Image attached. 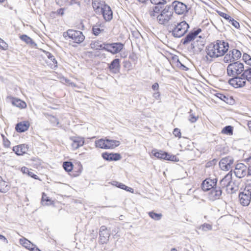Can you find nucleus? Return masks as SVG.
Wrapping results in <instances>:
<instances>
[{
  "label": "nucleus",
  "mask_w": 251,
  "mask_h": 251,
  "mask_svg": "<svg viewBox=\"0 0 251 251\" xmlns=\"http://www.w3.org/2000/svg\"><path fill=\"white\" fill-rule=\"evenodd\" d=\"M149 14L152 19H156L161 25H167L174 21V12L171 5H166L164 8L153 6L149 10Z\"/></svg>",
  "instance_id": "1"
},
{
  "label": "nucleus",
  "mask_w": 251,
  "mask_h": 251,
  "mask_svg": "<svg viewBox=\"0 0 251 251\" xmlns=\"http://www.w3.org/2000/svg\"><path fill=\"white\" fill-rule=\"evenodd\" d=\"M189 25L185 21L176 22L174 21L168 25V30L175 38L182 37L188 31Z\"/></svg>",
  "instance_id": "2"
},
{
  "label": "nucleus",
  "mask_w": 251,
  "mask_h": 251,
  "mask_svg": "<svg viewBox=\"0 0 251 251\" xmlns=\"http://www.w3.org/2000/svg\"><path fill=\"white\" fill-rule=\"evenodd\" d=\"M244 71L243 63L239 61L230 63L227 67L226 73L229 76H237L241 75Z\"/></svg>",
  "instance_id": "3"
},
{
  "label": "nucleus",
  "mask_w": 251,
  "mask_h": 251,
  "mask_svg": "<svg viewBox=\"0 0 251 251\" xmlns=\"http://www.w3.org/2000/svg\"><path fill=\"white\" fill-rule=\"evenodd\" d=\"M63 36L66 39L67 38L71 39L74 43L77 44L82 43L85 39V36L81 31L73 29H69L63 32Z\"/></svg>",
  "instance_id": "4"
},
{
  "label": "nucleus",
  "mask_w": 251,
  "mask_h": 251,
  "mask_svg": "<svg viewBox=\"0 0 251 251\" xmlns=\"http://www.w3.org/2000/svg\"><path fill=\"white\" fill-rule=\"evenodd\" d=\"M239 199L242 206H248L251 200V187L246 186L243 192H240Z\"/></svg>",
  "instance_id": "5"
},
{
  "label": "nucleus",
  "mask_w": 251,
  "mask_h": 251,
  "mask_svg": "<svg viewBox=\"0 0 251 251\" xmlns=\"http://www.w3.org/2000/svg\"><path fill=\"white\" fill-rule=\"evenodd\" d=\"M124 48V44L122 43L117 42L112 43H104V50L111 53L113 54L120 52Z\"/></svg>",
  "instance_id": "6"
},
{
  "label": "nucleus",
  "mask_w": 251,
  "mask_h": 251,
  "mask_svg": "<svg viewBox=\"0 0 251 251\" xmlns=\"http://www.w3.org/2000/svg\"><path fill=\"white\" fill-rule=\"evenodd\" d=\"M171 5L173 10L174 9L176 14L177 15H183L188 11L187 6L183 2L177 0L173 1Z\"/></svg>",
  "instance_id": "7"
},
{
  "label": "nucleus",
  "mask_w": 251,
  "mask_h": 251,
  "mask_svg": "<svg viewBox=\"0 0 251 251\" xmlns=\"http://www.w3.org/2000/svg\"><path fill=\"white\" fill-rule=\"evenodd\" d=\"M232 78L228 80V83L232 87L238 88L243 87L245 86L246 81L244 77L240 75L233 76Z\"/></svg>",
  "instance_id": "8"
},
{
  "label": "nucleus",
  "mask_w": 251,
  "mask_h": 251,
  "mask_svg": "<svg viewBox=\"0 0 251 251\" xmlns=\"http://www.w3.org/2000/svg\"><path fill=\"white\" fill-rule=\"evenodd\" d=\"M110 231L105 226H100L99 231V242L101 244H106L109 239Z\"/></svg>",
  "instance_id": "9"
},
{
  "label": "nucleus",
  "mask_w": 251,
  "mask_h": 251,
  "mask_svg": "<svg viewBox=\"0 0 251 251\" xmlns=\"http://www.w3.org/2000/svg\"><path fill=\"white\" fill-rule=\"evenodd\" d=\"M205 52L207 55L211 58H215L220 57L218 52H217L218 49L217 47L216 41L211 43L207 45L205 48Z\"/></svg>",
  "instance_id": "10"
},
{
  "label": "nucleus",
  "mask_w": 251,
  "mask_h": 251,
  "mask_svg": "<svg viewBox=\"0 0 251 251\" xmlns=\"http://www.w3.org/2000/svg\"><path fill=\"white\" fill-rule=\"evenodd\" d=\"M234 159L231 156L223 158L219 162V166L223 171H228L232 168Z\"/></svg>",
  "instance_id": "11"
},
{
  "label": "nucleus",
  "mask_w": 251,
  "mask_h": 251,
  "mask_svg": "<svg viewBox=\"0 0 251 251\" xmlns=\"http://www.w3.org/2000/svg\"><path fill=\"white\" fill-rule=\"evenodd\" d=\"M216 41L218 49L217 52L219 53L220 57L222 56L228 51L229 44L223 40H217Z\"/></svg>",
  "instance_id": "12"
},
{
  "label": "nucleus",
  "mask_w": 251,
  "mask_h": 251,
  "mask_svg": "<svg viewBox=\"0 0 251 251\" xmlns=\"http://www.w3.org/2000/svg\"><path fill=\"white\" fill-rule=\"evenodd\" d=\"M217 178H206L203 181L201 184V188L204 191H209L217 185Z\"/></svg>",
  "instance_id": "13"
},
{
  "label": "nucleus",
  "mask_w": 251,
  "mask_h": 251,
  "mask_svg": "<svg viewBox=\"0 0 251 251\" xmlns=\"http://www.w3.org/2000/svg\"><path fill=\"white\" fill-rule=\"evenodd\" d=\"M208 194V197L210 200L214 201L219 199L222 195V191L221 187H217L216 185L213 187Z\"/></svg>",
  "instance_id": "14"
},
{
  "label": "nucleus",
  "mask_w": 251,
  "mask_h": 251,
  "mask_svg": "<svg viewBox=\"0 0 251 251\" xmlns=\"http://www.w3.org/2000/svg\"><path fill=\"white\" fill-rule=\"evenodd\" d=\"M201 31V28H199L195 30L189 32L183 39L181 42L183 45H186L194 40L196 36Z\"/></svg>",
  "instance_id": "15"
},
{
  "label": "nucleus",
  "mask_w": 251,
  "mask_h": 251,
  "mask_svg": "<svg viewBox=\"0 0 251 251\" xmlns=\"http://www.w3.org/2000/svg\"><path fill=\"white\" fill-rule=\"evenodd\" d=\"M70 140L72 141L71 146L73 150L78 149L79 147H82L84 144V139L83 137L74 136L70 137Z\"/></svg>",
  "instance_id": "16"
},
{
  "label": "nucleus",
  "mask_w": 251,
  "mask_h": 251,
  "mask_svg": "<svg viewBox=\"0 0 251 251\" xmlns=\"http://www.w3.org/2000/svg\"><path fill=\"white\" fill-rule=\"evenodd\" d=\"M102 15L104 19L106 21H110L113 18V12L110 7L108 5L104 6L102 10L100 11V15Z\"/></svg>",
  "instance_id": "17"
},
{
  "label": "nucleus",
  "mask_w": 251,
  "mask_h": 251,
  "mask_svg": "<svg viewBox=\"0 0 251 251\" xmlns=\"http://www.w3.org/2000/svg\"><path fill=\"white\" fill-rule=\"evenodd\" d=\"M102 158L107 161H118L122 158L121 155L119 153H109L105 152L102 153Z\"/></svg>",
  "instance_id": "18"
},
{
  "label": "nucleus",
  "mask_w": 251,
  "mask_h": 251,
  "mask_svg": "<svg viewBox=\"0 0 251 251\" xmlns=\"http://www.w3.org/2000/svg\"><path fill=\"white\" fill-rule=\"evenodd\" d=\"M92 5L96 13L99 15H100V11L102 10V8L107 5L104 1L100 0H92Z\"/></svg>",
  "instance_id": "19"
},
{
  "label": "nucleus",
  "mask_w": 251,
  "mask_h": 251,
  "mask_svg": "<svg viewBox=\"0 0 251 251\" xmlns=\"http://www.w3.org/2000/svg\"><path fill=\"white\" fill-rule=\"evenodd\" d=\"M232 174L231 171L228 173L220 181V185L222 188L230 186L232 181Z\"/></svg>",
  "instance_id": "20"
},
{
  "label": "nucleus",
  "mask_w": 251,
  "mask_h": 251,
  "mask_svg": "<svg viewBox=\"0 0 251 251\" xmlns=\"http://www.w3.org/2000/svg\"><path fill=\"white\" fill-rule=\"evenodd\" d=\"M108 69L112 73L117 74L119 73L120 69V59L116 58L113 60L109 65Z\"/></svg>",
  "instance_id": "21"
},
{
  "label": "nucleus",
  "mask_w": 251,
  "mask_h": 251,
  "mask_svg": "<svg viewBox=\"0 0 251 251\" xmlns=\"http://www.w3.org/2000/svg\"><path fill=\"white\" fill-rule=\"evenodd\" d=\"M28 146L25 144H21L13 147V151L18 155H22L28 151Z\"/></svg>",
  "instance_id": "22"
},
{
  "label": "nucleus",
  "mask_w": 251,
  "mask_h": 251,
  "mask_svg": "<svg viewBox=\"0 0 251 251\" xmlns=\"http://www.w3.org/2000/svg\"><path fill=\"white\" fill-rule=\"evenodd\" d=\"M29 125V123L28 121L21 122L16 125L15 129L18 132H24L28 130Z\"/></svg>",
  "instance_id": "23"
},
{
  "label": "nucleus",
  "mask_w": 251,
  "mask_h": 251,
  "mask_svg": "<svg viewBox=\"0 0 251 251\" xmlns=\"http://www.w3.org/2000/svg\"><path fill=\"white\" fill-rule=\"evenodd\" d=\"M10 185L6 181L3 180L0 176V192L5 193L10 189Z\"/></svg>",
  "instance_id": "24"
},
{
  "label": "nucleus",
  "mask_w": 251,
  "mask_h": 251,
  "mask_svg": "<svg viewBox=\"0 0 251 251\" xmlns=\"http://www.w3.org/2000/svg\"><path fill=\"white\" fill-rule=\"evenodd\" d=\"M106 149H112L120 145V141L116 140L105 139Z\"/></svg>",
  "instance_id": "25"
},
{
  "label": "nucleus",
  "mask_w": 251,
  "mask_h": 251,
  "mask_svg": "<svg viewBox=\"0 0 251 251\" xmlns=\"http://www.w3.org/2000/svg\"><path fill=\"white\" fill-rule=\"evenodd\" d=\"M152 153L158 159L165 160V157L167 156V152L162 151H157V150H153L152 151Z\"/></svg>",
  "instance_id": "26"
},
{
  "label": "nucleus",
  "mask_w": 251,
  "mask_h": 251,
  "mask_svg": "<svg viewBox=\"0 0 251 251\" xmlns=\"http://www.w3.org/2000/svg\"><path fill=\"white\" fill-rule=\"evenodd\" d=\"M245 80H247L251 84V68L248 67L241 74Z\"/></svg>",
  "instance_id": "27"
},
{
  "label": "nucleus",
  "mask_w": 251,
  "mask_h": 251,
  "mask_svg": "<svg viewBox=\"0 0 251 251\" xmlns=\"http://www.w3.org/2000/svg\"><path fill=\"white\" fill-rule=\"evenodd\" d=\"M12 102L14 105L19 108H24L26 106V103L20 99H14L12 100Z\"/></svg>",
  "instance_id": "28"
},
{
  "label": "nucleus",
  "mask_w": 251,
  "mask_h": 251,
  "mask_svg": "<svg viewBox=\"0 0 251 251\" xmlns=\"http://www.w3.org/2000/svg\"><path fill=\"white\" fill-rule=\"evenodd\" d=\"M21 171L24 174H27L29 176L35 179H39V177L36 175L34 174L32 171H30V170L25 167H22L21 168Z\"/></svg>",
  "instance_id": "29"
},
{
  "label": "nucleus",
  "mask_w": 251,
  "mask_h": 251,
  "mask_svg": "<svg viewBox=\"0 0 251 251\" xmlns=\"http://www.w3.org/2000/svg\"><path fill=\"white\" fill-rule=\"evenodd\" d=\"M230 52L231 54V57L233 59L234 61L237 60L241 57V52L240 50L237 49H233L230 50Z\"/></svg>",
  "instance_id": "30"
},
{
  "label": "nucleus",
  "mask_w": 251,
  "mask_h": 251,
  "mask_svg": "<svg viewBox=\"0 0 251 251\" xmlns=\"http://www.w3.org/2000/svg\"><path fill=\"white\" fill-rule=\"evenodd\" d=\"M221 133L226 135H232L233 133V127L231 126H226L223 128Z\"/></svg>",
  "instance_id": "31"
},
{
  "label": "nucleus",
  "mask_w": 251,
  "mask_h": 251,
  "mask_svg": "<svg viewBox=\"0 0 251 251\" xmlns=\"http://www.w3.org/2000/svg\"><path fill=\"white\" fill-rule=\"evenodd\" d=\"M42 203L43 205H50L53 204V201L47 197V196L43 193L42 197Z\"/></svg>",
  "instance_id": "32"
},
{
  "label": "nucleus",
  "mask_w": 251,
  "mask_h": 251,
  "mask_svg": "<svg viewBox=\"0 0 251 251\" xmlns=\"http://www.w3.org/2000/svg\"><path fill=\"white\" fill-rule=\"evenodd\" d=\"M20 242L21 244L29 250L31 248V246H34V245L32 243L25 238L21 239L20 240Z\"/></svg>",
  "instance_id": "33"
},
{
  "label": "nucleus",
  "mask_w": 251,
  "mask_h": 251,
  "mask_svg": "<svg viewBox=\"0 0 251 251\" xmlns=\"http://www.w3.org/2000/svg\"><path fill=\"white\" fill-rule=\"evenodd\" d=\"M91 48L95 50H104L103 46H104V43L101 44L99 41H95L90 44Z\"/></svg>",
  "instance_id": "34"
},
{
  "label": "nucleus",
  "mask_w": 251,
  "mask_h": 251,
  "mask_svg": "<svg viewBox=\"0 0 251 251\" xmlns=\"http://www.w3.org/2000/svg\"><path fill=\"white\" fill-rule=\"evenodd\" d=\"M234 173L237 177L241 178L244 177L246 175V169H240L238 170L237 169H235Z\"/></svg>",
  "instance_id": "35"
},
{
  "label": "nucleus",
  "mask_w": 251,
  "mask_h": 251,
  "mask_svg": "<svg viewBox=\"0 0 251 251\" xmlns=\"http://www.w3.org/2000/svg\"><path fill=\"white\" fill-rule=\"evenodd\" d=\"M149 215L151 219L155 221H159L162 217V214L161 213H156L153 211L149 212Z\"/></svg>",
  "instance_id": "36"
},
{
  "label": "nucleus",
  "mask_w": 251,
  "mask_h": 251,
  "mask_svg": "<svg viewBox=\"0 0 251 251\" xmlns=\"http://www.w3.org/2000/svg\"><path fill=\"white\" fill-rule=\"evenodd\" d=\"M96 146L100 149H106L105 139H100L95 142Z\"/></svg>",
  "instance_id": "37"
},
{
  "label": "nucleus",
  "mask_w": 251,
  "mask_h": 251,
  "mask_svg": "<svg viewBox=\"0 0 251 251\" xmlns=\"http://www.w3.org/2000/svg\"><path fill=\"white\" fill-rule=\"evenodd\" d=\"M63 167L66 171L69 172L73 170V164L71 162L65 161L63 163Z\"/></svg>",
  "instance_id": "38"
},
{
  "label": "nucleus",
  "mask_w": 251,
  "mask_h": 251,
  "mask_svg": "<svg viewBox=\"0 0 251 251\" xmlns=\"http://www.w3.org/2000/svg\"><path fill=\"white\" fill-rule=\"evenodd\" d=\"M150 1L152 4L155 5L154 6H158L159 7H161L162 5L167 3L166 0H150Z\"/></svg>",
  "instance_id": "39"
},
{
  "label": "nucleus",
  "mask_w": 251,
  "mask_h": 251,
  "mask_svg": "<svg viewBox=\"0 0 251 251\" xmlns=\"http://www.w3.org/2000/svg\"><path fill=\"white\" fill-rule=\"evenodd\" d=\"M20 39L25 42L26 44H33L34 42L33 40L26 35H22L20 37Z\"/></svg>",
  "instance_id": "40"
},
{
  "label": "nucleus",
  "mask_w": 251,
  "mask_h": 251,
  "mask_svg": "<svg viewBox=\"0 0 251 251\" xmlns=\"http://www.w3.org/2000/svg\"><path fill=\"white\" fill-rule=\"evenodd\" d=\"M166 157H165V160L172 161L174 162H177L179 159L175 155H171L168 152H167Z\"/></svg>",
  "instance_id": "41"
},
{
  "label": "nucleus",
  "mask_w": 251,
  "mask_h": 251,
  "mask_svg": "<svg viewBox=\"0 0 251 251\" xmlns=\"http://www.w3.org/2000/svg\"><path fill=\"white\" fill-rule=\"evenodd\" d=\"M243 59L247 64L251 66V56L250 55L246 53H244Z\"/></svg>",
  "instance_id": "42"
},
{
  "label": "nucleus",
  "mask_w": 251,
  "mask_h": 251,
  "mask_svg": "<svg viewBox=\"0 0 251 251\" xmlns=\"http://www.w3.org/2000/svg\"><path fill=\"white\" fill-rule=\"evenodd\" d=\"M202 231H207L212 229V226L209 224L204 223L200 227Z\"/></svg>",
  "instance_id": "43"
},
{
  "label": "nucleus",
  "mask_w": 251,
  "mask_h": 251,
  "mask_svg": "<svg viewBox=\"0 0 251 251\" xmlns=\"http://www.w3.org/2000/svg\"><path fill=\"white\" fill-rule=\"evenodd\" d=\"M223 60L225 63H228L229 62L232 63L234 62V60L231 57V54L230 52V51L224 56Z\"/></svg>",
  "instance_id": "44"
},
{
  "label": "nucleus",
  "mask_w": 251,
  "mask_h": 251,
  "mask_svg": "<svg viewBox=\"0 0 251 251\" xmlns=\"http://www.w3.org/2000/svg\"><path fill=\"white\" fill-rule=\"evenodd\" d=\"M47 56L49 59H50L53 63L54 68L57 67V62L54 58V56L50 52H47Z\"/></svg>",
  "instance_id": "45"
},
{
  "label": "nucleus",
  "mask_w": 251,
  "mask_h": 251,
  "mask_svg": "<svg viewBox=\"0 0 251 251\" xmlns=\"http://www.w3.org/2000/svg\"><path fill=\"white\" fill-rule=\"evenodd\" d=\"M228 23L229 24L232 25L233 26H234L236 28H239L240 27L239 23L236 20H235L233 18L231 17V19H229L228 21Z\"/></svg>",
  "instance_id": "46"
},
{
  "label": "nucleus",
  "mask_w": 251,
  "mask_h": 251,
  "mask_svg": "<svg viewBox=\"0 0 251 251\" xmlns=\"http://www.w3.org/2000/svg\"><path fill=\"white\" fill-rule=\"evenodd\" d=\"M92 30L93 34L96 36H98L102 30H101L98 26L94 25L93 26Z\"/></svg>",
  "instance_id": "47"
},
{
  "label": "nucleus",
  "mask_w": 251,
  "mask_h": 251,
  "mask_svg": "<svg viewBox=\"0 0 251 251\" xmlns=\"http://www.w3.org/2000/svg\"><path fill=\"white\" fill-rule=\"evenodd\" d=\"M8 45L1 38H0V49L6 50L8 49Z\"/></svg>",
  "instance_id": "48"
},
{
  "label": "nucleus",
  "mask_w": 251,
  "mask_h": 251,
  "mask_svg": "<svg viewBox=\"0 0 251 251\" xmlns=\"http://www.w3.org/2000/svg\"><path fill=\"white\" fill-rule=\"evenodd\" d=\"M173 134L175 135V136L180 138L181 133L180 132V130L178 128H175L174 129V131L173 132Z\"/></svg>",
  "instance_id": "49"
},
{
  "label": "nucleus",
  "mask_w": 251,
  "mask_h": 251,
  "mask_svg": "<svg viewBox=\"0 0 251 251\" xmlns=\"http://www.w3.org/2000/svg\"><path fill=\"white\" fill-rule=\"evenodd\" d=\"M217 96L218 98H219L220 100H223L225 102H226V101L228 100L227 97L222 94L218 93Z\"/></svg>",
  "instance_id": "50"
},
{
  "label": "nucleus",
  "mask_w": 251,
  "mask_h": 251,
  "mask_svg": "<svg viewBox=\"0 0 251 251\" xmlns=\"http://www.w3.org/2000/svg\"><path fill=\"white\" fill-rule=\"evenodd\" d=\"M198 117L195 116L194 114H190L189 116V121L192 123H194L196 122L198 120Z\"/></svg>",
  "instance_id": "51"
},
{
  "label": "nucleus",
  "mask_w": 251,
  "mask_h": 251,
  "mask_svg": "<svg viewBox=\"0 0 251 251\" xmlns=\"http://www.w3.org/2000/svg\"><path fill=\"white\" fill-rule=\"evenodd\" d=\"M219 14L221 17H222L223 18H224V19H225L228 21H229V19H231V17H230L229 15H228L225 13L220 12H219Z\"/></svg>",
  "instance_id": "52"
},
{
  "label": "nucleus",
  "mask_w": 251,
  "mask_h": 251,
  "mask_svg": "<svg viewBox=\"0 0 251 251\" xmlns=\"http://www.w3.org/2000/svg\"><path fill=\"white\" fill-rule=\"evenodd\" d=\"M247 167L243 163H239L236 165L235 169L238 170L246 169Z\"/></svg>",
  "instance_id": "53"
},
{
  "label": "nucleus",
  "mask_w": 251,
  "mask_h": 251,
  "mask_svg": "<svg viewBox=\"0 0 251 251\" xmlns=\"http://www.w3.org/2000/svg\"><path fill=\"white\" fill-rule=\"evenodd\" d=\"M10 142L9 141V140L6 139H3V144L4 147L5 148H9L10 146Z\"/></svg>",
  "instance_id": "54"
},
{
  "label": "nucleus",
  "mask_w": 251,
  "mask_h": 251,
  "mask_svg": "<svg viewBox=\"0 0 251 251\" xmlns=\"http://www.w3.org/2000/svg\"><path fill=\"white\" fill-rule=\"evenodd\" d=\"M132 35L135 37V38H139L141 35L138 31H135L132 32Z\"/></svg>",
  "instance_id": "55"
},
{
  "label": "nucleus",
  "mask_w": 251,
  "mask_h": 251,
  "mask_svg": "<svg viewBox=\"0 0 251 251\" xmlns=\"http://www.w3.org/2000/svg\"><path fill=\"white\" fill-rule=\"evenodd\" d=\"M177 62H178V64L177 65H179V64L180 65V67H181V68L183 70H185V71H187L188 68L187 67H186L184 65H183L182 63H181L179 61V60H178L177 61Z\"/></svg>",
  "instance_id": "56"
},
{
  "label": "nucleus",
  "mask_w": 251,
  "mask_h": 251,
  "mask_svg": "<svg viewBox=\"0 0 251 251\" xmlns=\"http://www.w3.org/2000/svg\"><path fill=\"white\" fill-rule=\"evenodd\" d=\"M151 88L154 91L158 90L159 89V84L158 83H154L151 86Z\"/></svg>",
  "instance_id": "57"
},
{
  "label": "nucleus",
  "mask_w": 251,
  "mask_h": 251,
  "mask_svg": "<svg viewBox=\"0 0 251 251\" xmlns=\"http://www.w3.org/2000/svg\"><path fill=\"white\" fill-rule=\"evenodd\" d=\"M153 97L154 98H155L156 100L160 99V94L159 92H155L153 94Z\"/></svg>",
  "instance_id": "58"
},
{
  "label": "nucleus",
  "mask_w": 251,
  "mask_h": 251,
  "mask_svg": "<svg viewBox=\"0 0 251 251\" xmlns=\"http://www.w3.org/2000/svg\"><path fill=\"white\" fill-rule=\"evenodd\" d=\"M31 251H41L40 249H39L36 246L34 245V246L32 247L29 250Z\"/></svg>",
  "instance_id": "59"
},
{
  "label": "nucleus",
  "mask_w": 251,
  "mask_h": 251,
  "mask_svg": "<svg viewBox=\"0 0 251 251\" xmlns=\"http://www.w3.org/2000/svg\"><path fill=\"white\" fill-rule=\"evenodd\" d=\"M118 187L124 190L125 188H126V185L120 182L119 184H118Z\"/></svg>",
  "instance_id": "60"
},
{
  "label": "nucleus",
  "mask_w": 251,
  "mask_h": 251,
  "mask_svg": "<svg viewBox=\"0 0 251 251\" xmlns=\"http://www.w3.org/2000/svg\"><path fill=\"white\" fill-rule=\"evenodd\" d=\"M124 190H126L127 192H131V193H133V191H134V190H133V188H132L131 187H128L127 186H126V188H125Z\"/></svg>",
  "instance_id": "61"
},
{
  "label": "nucleus",
  "mask_w": 251,
  "mask_h": 251,
  "mask_svg": "<svg viewBox=\"0 0 251 251\" xmlns=\"http://www.w3.org/2000/svg\"><path fill=\"white\" fill-rule=\"evenodd\" d=\"M119 183L120 182H119L118 181H113L112 184L118 187V184H119Z\"/></svg>",
  "instance_id": "62"
},
{
  "label": "nucleus",
  "mask_w": 251,
  "mask_h": 251,
  "mask_svg": "<svg viewBox=\"0 0 251 251\" xmlns=\"http://www.w3.org/2000/svg\"><path fill=\"white\" fill-rule=\"evenodd\" d=\"M248 173L249 176L251 175V165L249 166L248 167Z\"/></svg>",
  "instance_id": "63"
},
{
  "label": "nucleus",
  "mask_w": 251,
  "mask_h": 251,
  "mask_svg": "<svg viewBox=\"0 0 251 251\" xmlns=\"http://www.w3.org/2000/svg\"><path fill=\"white\" fill-rule=\"evenodd\" d=\"M248 126L249 127V128L250 129L251 132V121H249L248 123Z\"/></svg>",
  "instance_id": "64"
}]
</instances>
